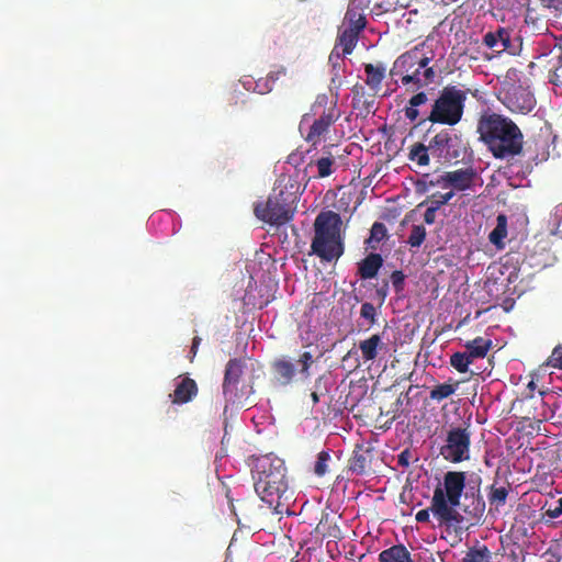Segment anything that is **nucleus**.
Returning a JSON list of instances; mask_svg holds the SVG:
<instances>
[{"label":"nucleus","instance_id":"nucleus-1","mask_svg":"<svg viewBox=\"0 0 562 562\" xmlns=\"http://www.w3.org/2000/svg\"><path fill=\"white\" fill-rule=\"evenodd\" d=\"M480 139L497 159H506L522 153L524 135L509 117L498 113H484L477 122Z\"/></svg>","mask_w":562,"mask_h":562},{"label":"nucleus","instance_id":"nucleus-2","mask_svg":"<svg viewBox=\"0 0 562 562\" xmlns=\"http://www.w3.org/2000/svg\"><path fill=\"white\" fill-rule=\"evenodd\" d=\"M284 461L273 454L257 458L251 469L254 487L260 499L278 509L282 498L288 499L289 479Z\"/></svg>","mask_w":562,"mask_h":562},{"label":"nucleus","instance_id":"nucleus-3","mask_svg":"<svg viewBox=\"0 0 562 562\" xmlns=\"http://www.w3.org/2000/svg\"><path fill=\"white\" fill-rule=\"evenodd\" d=\"M424 43L400 55L393 63L390 76L397 77L408 92H416L434 83L437 71L434 65V53L424 52Z\"/></svg>","mask_w":562,"mask_h":562},{"label":"nucleus","instance_id":"nucleus-4","mask_svg":"<svg viewBox=\"0 0 562 562\" xmlns=\"http://www.w3.org/2000/svg\"><path fill=\"white\" fill-rule=\"evenodd\" d=\"M467 473L448 471L441 485L436 486L431 497V514L439 526L456 527L463 521V516L457 510L465 488Z\"/></svg>","mask_w":562,"mask_h":562},{"label":"nucleus","instance_id":"nucleus-5","mask_svg":"<svg viewBox=\"0 0 562 562\" xmlns=\"http://www.w3.org/2000/svg\"><path fill=\"white\" fill-rule=\"evenodd\" d=\"M299 183L288 176H281L266 202L255 205V215L270 225H283L290 222L295 212L299 200Z\"/></svg>","mask_w":562,"mask_h":562},{"label":"nucleus","instance_id":"nucleus-6","mask_svg":"<svg viewBox=\"0 0 562 562\" xmlns=\"http://www.w3.org/2000/svg\"><path fill=\"white\" fill-rule=\"evenodd\" d=\"M340 226L341 217L338 213L321 212L314 223L315 235L311 244L312 252L327 262L337 260L344 254Z\"/></svg>","mask_w":562,"mask_h":562},{"label":"nucleus","instance_id":"nucleus-7","mask_svg":"<svg viewBox=\"0 0 562 562\" xmlns=\"http://www.w3.org/2000/svg\"><path fill=\"white\" fill-rule=\"evenodd\" d=\"M468 92L457 86L443 87L434 100L429 114L419 121V125L428 121L432 124L457 125L463 116Z\"/></svg>","mask_w":562,"mask_h":562},{"label":"nucleus","instance_id":"nucleus-8","mask_svg":"<svg viewBox=\"0 0 562 562\" xmlns=\"http://www.w3.org/2000/svg\"><path fill=\"white\" fill-rule=\"evenodd\" d=\"M245 367V360L239 358L229 359L226 363L222 383L223 395L226 404H251L249 398L255 394L254 382L239 386Z\"/></svg>","mask_w":562,"mask_h":562},{"label":"nucleus","instance_id":"nucleus-9","mask_svg":"<svg viewBox=\"0 0 562 562\" xmlns=\"http://www.w3.org/2000/svg\"><path fill=\"white\" fill-rule=\"evenodd\" d=\"M328 101V95L319 94L312 105L313 115H318V117L311 123L305 140L313 146L318 145L325 138L330 127L340 116L336 102H330V105L327 106Z\"/></svg>","mask_w":562,"mask_h":562},{"label":"nucleus","instance_id":"nucleus-10","mask_svg":"<svg viewBox=\"0 0 562 562\" xmlns=\"http://www.w3.org/2000/svg\"><path fill=\"white\" fill-rule=\"evenodd\" d=\"M471 431L469 426L451 427L446 437L440 454L445 460L460 463L470 459Z\"/></svg>","mask_w":562,"mask_h":562},{"label":"nucleus","instance_id":"nucleus-11","mask_svg":"<svg viewBox=\"0 0 562 562\" xmlns=\"http://www.w3.org/2000/svg\"><path fill=\"white\" fill-rule=\"evenodd\" d=\"M501 102L513 113H529L536 105L533 94L521 85H512L502 92Z\"/></svg>","mask_w":562,"mask_h":562},{"label":"nucleus","instance_id":"nucleus-12","mask_svg":"<svg viewBox=\"0 0 562 562\" xmlns=\"http://www.w3.org/2000/svg\"><path fill=\"white\" fill-rule=\"evenodd\" d=\"M460 137L448 130H441L429 140L430 154L432 157L445 160L458 159L461 155L459 146Z\"/></svg>","mask_w":562,"mask_h":562},{"label":"nucleus","instance_id":"nucleus-13","mask_svg":"<svg viewBox=\"0 0 562 562\" xmlns=\"http://www.w3.org/2000/svg\"><path fill=\"white\" fill-rule=\"evenodd\" d=\"M351 105L358 115L367 116L370 113H374L375 95L374 91H367L366 87L360 83H356L352 89Z\"/></svg>","mask_w":562,"mask_h":562},{"label":"nucleus","instance_id":"nucleus-14","mask_svg":"<svg viewBox=\"0 0 562 562\" xmlns=\"http://www.w3.org/2000/svg\"><path fill=\"white\" fill-rule=\"evenodd\" d=\"M271 371L276 384L286 386L291 384L296 374L294 363L288 357L277 358L271 362Z\"/></svg>","mask_w":562,"mask_h":562},{"label":"nucleus","instance_id":"nucleus-15","mask_svg":"<svg viewBox=\"0 0 562 562\" xmlns=\"http://www.w3.org/2000/svg\"><path fill=\"white\" fill-rule=\"evenodd\" d=\"M477 173L472 168H462L453 171H448L441 176V181L448 183L457 190L463 191L470 189Z\"/></svg>","mask_w":562,"mask_h":562},{"label":"nucleus","instance_id":"nucleus-16","mask_svg":"<svg viewBox=\"0 0 562 562\" xmlns=\"http://www.w3.org/2000/svg\"><path fill=\"white\" fill-rule=\"evenodd\" d=\"M198 392L196 382L189 376H183L176 384L173 393L169 396L172 404L182 405L191 402L198 395Z\"/></svg>","mask_w":562,"mask_h":562},{"label":"nucleus","instance_id":"nucleus-17","mask_svg":"<svg viewBox=\"0 0 562 562\" xmlns=\"http://www.w3.org/2000/svg\"><path fill=\"white\" fill-rule=\"evenodd\" d=\"M483 43L497 53L505 52L512 45L510 33L507 29L499 27L496 32L486 33L483 37Z\"/></svg>","mask_w":562,"mask_h":562},{"label":"nucleus","instance_id":"nucleus-18","mask_svg":"<svg viewBox=\"0 0 562 562\" xmlns=\"http://www.w3.org/2000/svg\"><path fill=\"white\" fill-rule=\"evenodd\" d=\"M382 266V256L376 252H371L358 263V274L363 280L373 279L378 276Z\"/></svg>","mask_w":562,"mask_h":562},{"label":"nucleus","instance_id":"nucleus-19","mask_svg":"<svg viewBox=\"0 0 562 562\" xmlns=\"http://www.w3.org/2000/svg\"><path fill=\"white\" fill-rule=\"evenodd\" d=\"M363 69L366 74V85L375 93L381 90V85L383 79L385 78L386 68L383 63L373 64H363Z\"/></svg>","mask_w":562,"mask_h":562},{"label":"nucleus","instance_id":"nucleus-20","mask_svg":"<svg viewBox=\"0 0 562 562\" xmlns=\"http://www.w3.org/2000/svg\"><path fill=\"white\" fill-rule=\"evenodd\" d=\"M471 495L472 502L464 508V513H467L471 519L475 521H480L485 514V501L481 494L480 487H471L470 492L465 493V497L468 498Z\"/></svg>","mask_w":562,"mask_h":562},{"label":"nucleus","instance_id":"nucleus-21","mask_svg":"<svg viewBox=\"0 0 562 562\" xmlns=\"http://www.w3.org/2000/svg\"><path fill=\"white\" fill-rule=\"evenodd\" d=\"M313 167L317 169L316 178H327L337 169V164L330 151H324L323 156L307 165V168Z\"/></svg>","mask_w":562,"mask_h":562},{"label":"nucleus","instance_id":"nucleus-22","mask_svg":"<svg viewBox=\"0 0 562 562\" xmlns=\"http://www.w3.org/2000/svg\"><path fill=\"white\" fill-rule=\"evenodd\" d=\"M379 562H414V560L404 544H395L380 552Z\"/></svg>","mask_w":562,"mask_h":562},{"label":"nucleus","instance_id":"nucleus-23","mask_svg":"<svg viewBox=\"0 0 562 562\" xmlns=\"http://www.w3.org/2000/svg\"><path fill=\"white\" fill-rule=\"evenodd\" d=\"M382 347L383 342L381 336L378 334L359 342V349L364 361H373L378 357L379 349Z\"/></svg>","mask_w":562,"mask_h":562},{"label":"nucleus","instance_id":"nucleus-24","mask_svg":"<svg viewBox=\"0 0 562 562\" xmlns=\"http://www.w3.org/2000/svg\"><path fill=\"white\" fill-rule=\"evenodd\" d=\"M367 25L364 14L355 7H349L344 19L342 29H351L359 34Z\"/></svg>","mask_w":562,"mask_h":562},{"label":"nucleus","instance_id":"nucleus-25","mask_svg":"<svg viewBox=\"0 0 562 562\" xmlns=\"http://www.w3.org/2000/svg\"><path fill=\"white\" fill-rule=\"evenodd\" d=\"M415 94L408 100L407 105L404 109V115L409 122H416L419 117L418 106L425 104L428 101V95L426 92L418 90L414 92Z\"/></svg>","mask_w":562,"mask_h":562},{"label":"nucleus","instance_id":"nucleus-26","mask_svg":"<svg viewBox=\"0 0 562 562\" xmlns=\"http://www.w3.org/2000/svg\"><path fill=\"white\" fill-rule=\"evenodd\" d=\"M359 34L351 31V29H339L337 43L334 48L342 47V55H350L358 42Z\"/></svg>","mask_w":562,"mask_h":562},{"label":"nucleus","instance_id":"nucleus-27","mask_svg":"<svg viewBox=\"0 0 562 562\" xmlns=\"http://www.w3.org/2000/svg\"><path fill=\"white\" fill-rule=\"evenodd\" d=\"M507 237V216L505 214H498L496 217V226L488 235L491 244L497 248L504 247V239Z\"/></svg>","mask_w":562,"mask_h":562},{"label":"nucleus","instance_id":"nucleus-28","mask_svg":"<svg viewBox=\"0 0 562 562\" xmlns=\"http://www.w3.org/2000/svg\"><path fill=\"white\" fill-rule=\"evenodd\" d=\"M467 353L474 360L476 358H484L492 347V341L483 337H476L469 340L464 345Z\"/></svg>","mask_w":562,"mask_h":562},{"label":"nucleus","instance_id":"nucleus-29","mask_svg":"<svg viewBox=\"0 0 562 562\" xmlns=\"http://www.w3.org/2000/svg\"><path fill=\"white\" fill-rule=\"evenodd\" d=\"M430 155L429 145L415 143L409 149L408 158L409 160L416 162L418 166L424 167L429 165Z\"/></svg>","mask_w":562,"mask_h":562},{"label":"nucleus","instance_id":"nucleus-30","mask_svg":"<svg viewBox=\"0 0 562 562\" xmlns=\"http://www.w3.org/2000/svg\"><path fill=\"white\" fill-rule=\"evenodd\" d=\"M459 385V381H454L452 383L447 382L442 384H438L434 386L429 393V397L432 401L441 402L451 395H453L457 391V387Z\"/></svg>","mask_w":562,"mask_h":562},{"label":"nucleus","instance_id":"nucleus-31","mask_svg":"<svg viewBox=\"0 0 562 562\" xmlns=\"http://www.w3.org/2000/svg\"><path fill=\"white\" fill-rule=\"evenodd\" d=\"M491 551L485 546L471 547L462 559V562H491Z\"/></svg>","mask_w":562,"mask_h":562},{"label":"nucleus","instance_id":"nucleus-32","mask_svg":"<svg viewBox=\"0 0 562 562\" xmlns=\"http://www.w3.org/2000/svg\"><path fill=\"white\" fill-rule=\"evenodd\" d=\"M508 494H509L508 487H505V486L496 487L495 485H492L490 487V493H488V502H490L491 506H495L496 509L504 506L506 504Z\"/></svg>","mask_w":562,"mask_h":562},{"label":"nucleus","instance_id":"nucleus-33","mask_svg":"<svg viewBox=\"0 0 562 562\" xmlns=\"http://www.w3.org/2000/svg\"><path fill=\"white\" fill-rule=\"evenodd\" d=\"M472 362L473 359L467 352H454L450 357V364L460 373L468 372Z\"/></svg>","mask_w":562,"mask_h":562},{"label":"nucleus","instance_id":"nucleus-34","mask_svg":"<svg viewBox=\"0 0 562 562\" xmlns=\"http://www.w3.org/2000/svg\"><path fill=\"white\" fill-rule=\"evenodd\" d=\"M387 236V229L385 227V225L381 222H375L373 223L371 229H370V236L367 240V244L375 249V245L373 244H379L381 243L384 238H386Z\"/></svg>","mask_w":562,"mask_h":562},{"label":"nucleus","instance_id":"nucleus-35","mask_svg":"<svg viewBox=\"0 0 562 562\" xmlns=\"http://www.w3.org/2000/svg\"><path fill=\"white\" fill-rule=\"evenodd\" d=\"M368 468L367 457L358 451H353V454L349 459L348 469L356 474H363Z\"/></svg>","mask_w":562,"mask_h":562},{"label":"nucleus","instance_id":"nucleus-36","mask_svg":"<svg viewBox=\"0 0 562 562\" xmlns=\"http://www.w3.org/2000/svg\"><path fill=\"white\" fill-rule=\"evenodd\" d=\"M342 56V53H339L336 48H334L329 55V63L333 68L331 82H338V86H340V69L344 67Z\"/></svg>","mask_w":562,"mask_h":562},{"label":"nucleus","instance_id":"nucleus-37","mask_svg":"<svg viewBox=\"0 0 562 562\" xmlns=\"http://www.w3.org/2000/svg\"><path fill=\"white\" fill-rule=\"evenodd\" d=\"M426 228L423 225H413L407 244L413 248H418L426 239Z\"/></svg>","mask_w":562,"mask_h":562},{"label":"nucleus","instance_id":"nucleus-38","mask_svg":"<svg viewBox=\"0 0 562 562\" xmlns=\"http://www.w3.org/2000/svg\"><path fill=\"white\" fill-rule=\"evenodd\" d=\"M330 460H331V457H330L329 451H325V450L321 451L317 454V460L314 464V473L317 476H324L328 472Z\"/></svg>","mask_w":562,"mask_h":562},{"label":"nucleus","instance_id":"nucleus-39","mask_svg":"<svg viewBox=\"0 0 562 562\" xmlns=\"http://www.w3.org/2000/svg\"><path fill=\"white\" fill-rule=\"evenodd\" d=\"M297 362L301 366V369L299 370V372L304 378H308L310 376V368L313 363L312 353L308 351H304L303 353L300 355Z\"/></svg>","mask_w":562,"mask_h":562},{"label":"nucleus","instance_id":"nucleus-40","mask_svg":"<svg viewBox=\"0 0 562 562\" xmlns=\"http://www.w3.org/2000/svg\"><path fill=\"white\" fill-rule=\"evenodd\" d=\"M360 315H361V317L368 319L371 325H373L376 321L375 319L376 311L372 303H369V302L363 303L360 308Z\"/></svg>","mask_w":562,"mask_h":562},{"label":"nucleus","instance_id":"nucleus-41","mask_svg":"<svg viewBox=\"0 0 562 562\" xmlns=\"http://www.w3.org/2000/svg\"><path fill=\"white\" fill-rule=\"evenodd\" d=\"M390 278L396 293L402 292L405 285V274L403 273V271L395 270L391 273Z\"/></svg>","mask_w":562,"mask_h":562},{"label":"nucleus","instance_id":"nucleus-42","mask_svg":"<svg viewBox=\"0 0 562 562\" xmlns=\"http://www.w3.org/2000/svg\"><path fill=\"white\" fill-rule=\"evenodd\" d=\"M272 89L273 88H272V83H270V79H267L266 77L259 78L255 82V87H254V91H256L257 93H260V94L269 93Z\"/></svg>","mask_w":562,"mask_h":562},{"label":"nucleus","instance_id":"nucleus-43","mask_svg":"<svg viewBox=\"0 0 562 562\" xmlns=\"http://www.w3.org/2000/svg\"><path fill=\"white\" fill-rule=\"evenodd\" d=\"M548 364L553 368L562 369V346H558L553 349L548 360Z\"/></svg>","mask_w":562,"mask_h":562},{"label":"nucleus","instance_id":"nucleus-44","mask_svg":"<svg viewBox=\"0 0 562 562\" xmlns=\"http://www.w3.org/2000/svg\"><path fill=\"white\" fill-rule=\"evenodd\" d=\"M561 515H562V497L557 501L554 507H549L546 510V516H548L549 518H552V519L558 518Z\"/></svg>","mask_w":562,"mask_h":562},{"label":"nucleus","instance_id":"nucleus-45","mask_svg":"<svg viewBox=\"0 0 562 562\" xmlns=\"http://www.w3.org/2000/svg\"><path fill=\"white\" fill-rule=\"evenodd\" d=\"M411 459H412V452L409 451V449H405L398 454L397 464L403 468H407L411 464Z\"/></svg>","mask_w":562,"mask_h":562},{"label":"nucleus","instance_id":"nucleus-46","mask_svg":"<svg viewBox=\"0 0 562 562\" xmlns=\"http://www.w3.org/2000/svg\"><path fill=\"white\" fill-rule=\"evenodd\" d=\"M438 196H441L440 192L432 193L430 196H428L426 203H429V206L435 207L436 210H439L440 206L445 205V202L442 199H440Z\"/></svg>","mask_w":562,"mask_h":562},{"label":"nucleus","instance_id":"nucleus-47","mask_svg":"<svg viewBox=\"0 0 562 562\" xmlns=\"http://www.w3.org/2000/svg\"><path fill=\"white\" fill-rule=\"evenodd\" d=\"M431 513V505L429 508L420 509L417 512L415 519L418 522H428Z\"/></svg>","mask_w":562,"mask_h":562},{"label":"nucleus","instance_id":"nucleus-48","mask_svg":"<svg viewBox=\"0 0 562 562\" xmlns=\"http://www.w3.org/2000/svg\"><path fill=\"white\" fill-rule=\"evenodd\" d=\"M436 210L435 207L428 206L425 214H424V221L426 224L431 225L436 221Z\"/></svg>","mask_w":562,"mask_h":562},{"label":"nucleus","instance_id":"nucleus-49","mask_svg":"<svg viewBox=\"0 0 562 562\" xmlns=\"http://www.w3.org/2000/svg\"><path fill=\"white\" fill-rule=\"evenodd\" d=\"M284 75H285V68L282 67L277 71L269 72L266 78L270 79V83H272V86H273L274 82L280 78V76H284Z\"/></svg>","mask_w":562,"mask_h":562},{"label":"nucleus","instance_id":"nucleus-50","mask_svg":"<svg viewBox=\"0 0 562 562\" xmlns=\"http://www.w3.org/2000/svg\"><path fill=\"white\" fill-rule=\"evenodd\" d=\"M541 2L548 7V8H555L562 7V0H541Z\"/></svg>","mask_w":562,"mask_h":562},{"label":"nucleus","instance_id":"nucleus-51","mask_svg":"<svg viewBox=\"0 0 562 562\" xmlns=\"http://www.w3.org/2000/svg\"><path fill=\"white\" fill-rule=\"evenodd\" d=\"M201 342V338L200 337H194L193 338V341H192V346H191V353H192V358L196 355V351H198V348H199V345Z\"/></svg>","mask_w":562,"mask_h":562},{"label":"nucleus","instance_id":"nucleus-52","mask_svg":"<svg viewBox=\"0 0 562 562\" xmlns=\"http://www.w3.org/2000/svg\"><path fill=\"white\" fill-rule=\"evenodd\" d=\"M453 195H454V192L452 190H450L447 193H441V196H439V198L442 199L446 204L453 198Z\"/></svg>","mask_w":562,"mask_h":562},{"label":"nucleus","instance_id":"nucleus-53","mask_svg":"<svg viewBox=\"0 0 562 562\" xmlns=\"http://www.w3.org/2000/svg\"><path fill=\"white\" fill-rule=\"evenodd\" d=\"M311 397L314 405L319 402V395L317 394V392H312Z\"/></svg>","mask_w":562,"mask_h":562},{"label":"nucleus","instance_id":"nucleus-54","mask_svg":"<svg viewBox=\"0 0 562 562\" xmlns=\"http://www.w3.org/2000/svg\"><path fill=\"white\" fill-rule=\"evenodd\" d=\"M310 119H311V114H304L303 115V119L301 121V126L305 123H308L310 122Z\"/></svg>","mask_w":562,"mask_h":562},{"label":"nucleus","instance_id":"nucleus-55","mask_svg":"<svg viewBox=\"0 0 562 562\" xmlns=\"http://www.w3.org/2000/svg\"><path fill=\"white\" fill-rule=\"evenodd\" d=\"M528 389H529L530 391H533V390L536 389V383H535V381H530V382L528 383Z\"/></svg>","mask_w":562,"mask_h":562},{"label":"nucleus","instance_id":"nucleus-56","mask_svg":"<svg viewBox=\"0 0 562 562\" xmlns=\"http://www.w3.org/2000/svg\"><path fill=\"white\" fill-rule=\"evenodd\" d=\"M378 292L383 293V295H385V291L383 289L379 290Z\"/></svg>","mask_w":562,"mask_h":562}]
</instances>
